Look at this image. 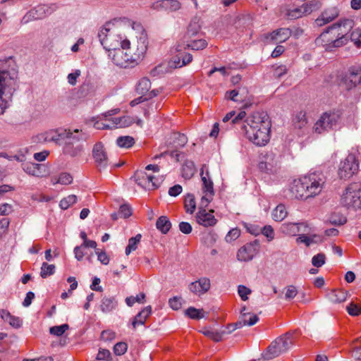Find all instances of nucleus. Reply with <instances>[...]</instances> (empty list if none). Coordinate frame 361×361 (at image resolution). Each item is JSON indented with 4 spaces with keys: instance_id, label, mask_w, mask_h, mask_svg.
I'll return each instance as SVG.
<instances>
[{
    "instance_id": "1",
    "label": "nucleus",
    "mask_w": 361,
    "mask_h": 361,
    "mask_svg": "<svg viewBox=\"0 0 361 361\" xmlns=\"http://www.w3.org/2000/svg\"><path fill=\"white\" fill-rule=\"evenodd\" d=\"M235 126L240 127L245 137L254 145L265 146L270 140L271 122L268 115L264 112H254L246 117V113L241 111L235 116L232 111L224 117L223 122L229 121Z\"/></svg>"
},
{
    "instance_id": "2",
    "label": "nucleus",
    "mask_w": 361,
    "mask_h": 361,
    "mask_svg": "<svg viewBox=\"0 0 361 361\" xmlns=\"http://www.w3.org/2000/svg\"><path fill=\"white\" fill-rule=\"evenodd\" d=\"M8 59H0V115L3 114L11 101L18 85V72L15 69L7 71Z\"/></svg>"
},
{
    "instance_id": "3",
    "label": "nucleus",
    "mask_w": 361,
    "mask_h": 361,
    "mask_svg": "<svg viewBox=\"0 0 361 361\" xmlns=\"http://www.w3.org/2000/svg\"><path fill=\"white\" fill-rule=\"evenodd\" d=\"M113 25L110 23H106L98 32V37L103 47L110 51L120 47L129 48L130 42L127 39H123L122 36L112 28Z\"/></svg>"
},
{
    "instance_id": "4",
    "label": "nucleus",
    "mask_w": 361,
    "mask_h": 361,
    "mask_svg": "<svg viewBox=\"0 0 361 361\" xmlns=\"http://www.w3.org/2000/svg\"><path fill=\"white\" fill-rule=\"evenodd\" d=\"M294 341L293 333L287 332L271 343L266 352L262 353V358L269 360L277 357L281 354L287 352L293 345Z\"/></svg>"
},
{
    "instance_id": "5",
    "label": "nucleus",
    "mask_w": 361,
    "mask_h": 361,
    "mask_svg": "<svg viewBox=\"0 0 361 361\" xmlns=\"http://www.w3.org/2000/svg\"><path fill=\"white\" fill-rule=\"evenodd\" d=\"M341 204L349 210L361 209V184L352 183L344 190L340 200Z\"/></svg>"
},
{
    "instance_id": "6",
    "label": "nucleus",
    "mask_w": 361,
    "mask_h": 361,
    "mask_svg": "<svg viewBox=\"0 0 361 361\" xmlns=\"http://www.w3.org/2000/svg\"><path fill=\"white\" fill-rule=\"evenodd\" d=\"M342 116V111L339 109L323 113L314 126V130L318 134L327 132L337 126Z\"/></svg>"
},
{
    "instance_id": "7",
    "label": "nucleus",
    "mask_w": 361,
    "mask_h": 361,
    "mask_svg": "<svg viewBox=\"0 0 361 361\" xmlns=\"http://www.w3.org/2000/svg\"><path fill=\"white\" fill-rule=\"evenodd\" d=\"M308 198L319 195L324 190L326 178L323 173L313 172L303 176Z\"/></svg>"
},
{
    "instance_id": "8",
    "label": "nucleus",
    "mask_w": 361,
    "mask_h": 361,
    "mask_svg": "<svg viewBox=\"0 0 361 361\" xmlns=\"http://www.w3.org/2000/svg\"><path fill=\"white\" fill-rule=\"evenodd\" d=\"M315 43L327 51H333L335 49L344 45L335 32L330 30L329 27L316 39Z\"/></svg>"
},
{
    "instance_id": "9",
    "label": "nucleus",
    "mask_w": 361,
    "mask_h": 361,
    "mask_svg": "<svg viewBox=\"0 0 361 361\" xmlns=\"http://www.w3.org/2000/svg\"><path fill=\"white\" fill-rule=\"evenodd\" d=\"M359 170V164L353 154H349L345 159L341 161L338 175L341 179H348L355 174Z\"/></svg>"
},
{
    "instance_id": "10",
    "label": "nucleus",
    "mask_w": 361,
    "mask_h": 361,
    "mask_svg": "<svg viewBox=\"0 0 361 361\" xmlns=\"http://www.w3.org/2000/svg\"><path fill=\"white\" fill-rule=\"evenodd\" d=\"M279 156L273 152L266 153L258 164V169L260 171L268 174H273L277 172L280 168Z\"/></svg>"
},
{
    "instance_id": "11",
    "label": "nucleus",
    "mask_w": 361,
    "mask_h": 361,
    "mask_svg": "<svg viewBox=\"0 0 361 361\" xmlns=\"http://www.w3.org/2000/svg\"><path fill=\"white\" fill-rule=\"evenodd\" d=\"M354 22L351 19H343L329 26L330 30L335 32L337 37L345 45L349 40V32L353 29Z\"/></svg>"
},
{
    "instance_id": "12",
    "label": "nucleus",
    "mask_w": 361,
    "mask_h": 361,
    "mask_svg": "<svg viewBox=\"0 0 361 361\" xmlns=\"http://www.w3.org/2000/svg\"><path fill=\"white\" fill-rule=\"evenodd\" d=\"M129 48H123L121 47L109 51V57L112 62L117 66L126 68L133 63L130 59Z\"/></svg>"
},
{
    "instance_id": "13",
    "label": "nucleus",
    "mask_w": 361,
    "mask_h": 361,
    "mask_svg": "<svg viewBox=\"0 0 361 361\" xmlns=\"http://www.w3.org/2000/svg\"><path fill=\"white\" fill-rule=\"evenodd\" d=\"M207 206L203 205L202 200H201L199 210L195 215L197 223L204 227L213 226L217 222L216 219L214 216V210L210 209L207 211L206 209Z\"/></svg>"
},
{
    "instance_id": "14",
    "label": "nucleus",
    "mask_w": 361,
    "mask_h": 361,
    "mask_svg": "<svg viewBox=\"0 0 361 361\" xmlns=\"http://www.w3.org/2000/svg\"><path fill=\"white\" fill-rule=\"evenodd\" d=\"M342 84L346 90H351L361 84V66H352L342 79Z\"/></svg>"
},
{
    "instance_id": "15",
    "label": "nucleus",
    "mask_w": 361,
    "mask_h": 361,
    "mask_svg": "<svg viewBox=\"0 0 361 361\" xmlns=\"http://www.w3.org/2000/svg\"><path fill=\"white\" fill-rule=\"evenodd\" d=\"M259 250V243L255 240L246 243L237 252V259L240 262H248L252 260Z\"/></svg>"
},
{
    "instance_id": "16",
    "label": "nucleus",
    "mask_w": 361,
    "mask_h": 361,
    "mask_svg": "<svg viewBox=\"0 0 361 361\" xmlns=\"http://www.w3.org/2000/svg\"><path fill=\"white\" fill-rule=\"evenodd\" d=\"M135 177L137 183L148 190L157 189L162 182L161 178H157L142 171L137 173Z\"/></svg>"
},
{
    "instance_id": "17",
    "label": "nucleus",
    "mask_w": 361,
    "mask_h": 361,
    "mask_svg": "<svg viewBox=\"0 0 361 361\" xmlns=\"http://www.w3.org/2000/svg\"><path fill=\"white\" fill-rule=\"evenodd\" d=\"M201 177L202 181V190L204 194L201 198V200H202L203 205H208L209 203L211 202L213 200V197L214 195V184L209 176L208 172H207L206 175L204 176L203 171H202Z\"/></svg>"
},
{
    "instance_id": "18",
    "label": "nucleus",
    "mask_w": 361,
    "mask_h": 361,
    "mask_svg": "<svg viewBox=\"0 0 361 361\" xmlns=\"http://www.w3.org/2000/svg\"><path fill=\"white\" fill-rule=\"evenodd\" d=\"M92 156L97 167L99 171L106 168L109 164V159L102 142H97L94 145L92 149Z\"/></svg>"
},
{
    "instance_id": "19",
    "label": "nucleus",
    "mask_w": 361,
    "mask_h": 361,
    "mask_svg": "<svg viewBox=\"0 0 361 361\" xmlns=\"http://www.w3.org/2000/svg\"><path fill=\"white\" fill-rule=\"evenodd\" d=\"M292 35V30L288 27H282L265 35L267 43H282L288 40Z\"/></svg>"
},
{
    "instance_id": "20",
    "label": "nucleus",
    "mask_w": 361,
    "mask_h": 361,
    "mask_svg": "<svg viewBox=\"0 0 361 361\" xmlns=\"http://www.w3.org/2000/svg\"><path fill=\"white\" fill-rule=\"evenodd\" d=\"M290 197L298 200H307L308 195L306 191L304 177L295 179L290 185Z\"/></svg>"
},
{
    "instance_id": "21",
    "label": "nucleus",
    "mask_w": 361,
    "mask_h": 361,
    "mask_svg": "<svg viewBox=\"0 0 361 361\" xmlns=\"http://www.w3.org/2000/svg\"><path fill=\"white\" fill-rule=\"evenodd\" d=\"M309 227L306 223H284L280 227V231L288 235L295 236L299 233H307Z\"/></svg>"
},
{
    "instance_id": "22",
    "label": "nucleus",
    "mask_w": 361,
    "mask_h": 361,
    "mask_svg": "<svg viewBox=\"0 0 361 361\" xmlns=\"http://www.w3.org/2000/svg\"><path fill=\"white\" fill-rule=\"evenodd\" d=\"M147 49V39L143 37H140V39L137 42V48L135 51H132L131 48L130 47L129 54L130 56V59L132 63H137L139 61H142L145 55V53Z\"/></svg>"
},
{
    "instance_id": "23",
    "label": "nucleus",
    "mask_w": 361,
    "mask_h": 361,
    "mask_svg": "<svg viewBox=\"0 0 361 361\" xmlns=\"http://www.w3.org/2000/svg\"><path fill=\"white\" fill-rule=\"evenodd\" d=\"M23 170L30 176L43 177L47 173V169L44 164L33 162H26L22 164Z\"/></svg>"
},
{
    "instance_id": "24",
    "label": "nucleus",
    "mask_w": 361,
    "mask_h": 361,
    "mask_svg": "<svg viewBox=\"0 0 361 361\" xmlns=\"http://www.w3.org/2000/svg\"><path fill=\"white\" fill-rule=\"evenodd\" d=\"M339 15L337 8L331 7L325 9L320 16L315 20V24L322 27L335 20Z\"/></svg>"
},
{
    "instance_id": "25",
    "label": "nucleus",
    "mask_w": 361,
    "mask_h": 361,
    "mask_svg": "<svg viewBox=\"0 0 361 361\" xmlns=\"http://www.w3.org/2000/svg\"><path fill=\"white\" fill-rule=\"evenodd\" d=\"M210 288V281L207 278H202L198 281L191 283L189 289L196 295L205 293Z\"/></svg>"
},
{
    "instance_id": "26",
    "label": "nucleus",
    "mask_w": 361,
    "mask_h": 361,
    "mask_svg": "<svg viewBox=\"0 0 361 361\" xmlns=\"http://www.w3.org/2000/svg\"><path fill=\"white\" fill-rule=\"evenodd\" d=\"M245 93H247V91L245 88L235 89L227 91L225 94V98L235 102H243L246 99Z\"/></svg>"
},
{
    "instance_id": "27",
    "label": "nucleus",
    "mask_w": 361,
    "mask_h": 361,
    "mask_svg": "<svg viewBox=\"0 0 361 361\" xmlns=\"http://www.w3.org/2000/svg\"><path fill=\"white\" fill-rule=\"evenodd\" d=\"M152 313V307L150 305L145 307L140 311L134 318L132 322V325L134 329L139 325H143L145 323L147 318Z\"/></svg>"
},
{
    "instance_id": "28",
    "label": "nucleus",
    "mask_w": 361,
    "mask_h": 361,
    "mask_svg": "<svg viewBox=\"0 0 361 361\" xmlns=\"http://www.w3.org/2000/svg\"><path fill=\"white\" fill-rule=\"evenodd\" d=\"M118 302L114 296L104 297L101 300L100 309L104 313H109L115 310Z\"/></svg>"
},
{
    "instance_id": "29",
    "label": "nucleus",
    "mask_w": 361,
    "mask_h": 361,
    "mask_svg": "<svg viewBox=\"0 0 361 361\" xmlns=\"http://www.w3.org/2000/svg\"><path fill=\"white\" fill-rule=\"evenodd\" d=\"M0 316L4 321L8 322L14 328H19L22 325V320L19 317L12 315L6 310H0Z\"/></svg>"
},
{
    "instance_id": "30",
    "label": "nucleus",
    "mask_w": 361,
    "mask_h": 361,
    "mask_svg": "<svg viewBox=\"0 0 361 361\" xmlns=\"http://www.w3.org/2000/svg\"><path fill=\"white\" fill-rule=\"evenodd\" d=\"M347 292L343 290H333L327 295L328 299L333 303H341L346 300Z\"/></svg>"
},
{
    "instance_id": "31",
    "label": "nucleus",
    "mask_w": 361,
    "mask_h": 361,
    "mask_svg": "<svg viewBox=\"0 0 361 361\" xmlns=\"http://www.w3.org/2000/svg\"><path fill=\"white\" fill-rule=\"evenodd\" d=\"M293 123L296 128L302 129L305 127L307 124L306 112L302 110L297 112L293 118Z\"/></svg>"
},
{
    "instance_id": "32",
    "label": "nucleus",
    "mask_w": 361,
    "mask_h": 361,
    "mask_svg": "<svg viewBox=\"0 0 361 361\" xmlns=\"http://www.w3.org/2000/svg\"><path fill=\"white\" fill-rule=\"evenodd\" d=\"M156 227L163 234H166L171 227V223L167 216H161L157 220Z\"/></svg>"
},
{
    "instance_id": "33",
    "label": "nucleus",
    "mask_w": 361,
    "mask_h": 361,
    "mask_svg": "<svg viewBox=\"0 0 361 361\" xmlns=\"http://www.w3.org/2000/svg\"><path fill=\"white\" fill-rule=\"evenodd\" d=\"M272 218L276 221H282L288 215V212L284 204H280L273 210Z\"/></svg>"
},
{
    "instance_id": "34",
    "label": "nucleus",
    "mask_w": 361,
    "mask_h": 361,
    "mask_svg": "<svg viewBox=\"0 0 361 361\" xmlns=\"http://www.w3.org/2000/svg\"><path fill=\"white\" fill-rule=\"evenodd\" d=\"M192 60V56L191 54H178L174 57L173 63L176 68H180L190 63Z\"/></svg>"
},
{
    "instance_id": "35",
    "label": "nucleus",
    "mask_w": 361,
    "mask_h": 361,
    "mask_svg": "<svg viewBox=\"0 0 361 361\" xmlns=\"http://www.w3.org/2000/svg\"><path fill=\"white\" fill-rule=\"evenodd\" d=\"M66 137L68 139H72L73 141L78 142L80 140H87L89 137L88 135L85 133H83L82 130L78 129L74 130L73 132L69 130L66 133Z\"/></svg>"
},
{
    "instance_id": "36",
    "label": "nucleus",
    "mask_w": 361,
    "mask_h": 361,
    "mask_svg": "<svg viewBox=\"0 0 361 361\" xmlns=\"http://www.w3.org/2000/svg\"><path fill=\"white\" fill-rule=\"evenodd\" d=\"M184 207L185 212L188 214H192L196 209V202L195 196L192 194H188L185 197Z\"/></svg>"
},
{
    "instance_id": "37",
    "label": "nucleus",
    "mask_w": 361,
    "mask_h": 361,
    "mask_svg": "<svg viewBox=\"0 0 361 361\" xmlns=\"http://www.w3.org/2000/svg\"><path fill=\"white\" fill-rule=\"evenodd\" d=\"M208 43L204 39H191L187 41L186 47L190 48L192 50H202L207 47Z\"/></svg>"
},
{
    "instance_id": "38",
    "label": "nucleus",
    "mask_w": 361,
    "mask_h": 361,
    "mask_svg": "<svg viewBox=\"0 0 361 361\" xmlns=\"http://www.w3.org/2000/svg\"><path fill=\"white\" fill-rule=\"evenodd\" d=\"M304 12L306 15L310 14L314 11L319 9L322 6V3L319 0H311L307 3L302 5Z\"/></svg>"
},
{
    "instance_id": "39",
    "label": "nucleus",
    "mask_w": 361,
    "mask_h": 361,
    "mask_svg": "<svg viewBox=\"0 0 361 361\" xmlns=\"http://www.w3.org/2000/svg\"><path fill=\"white\" fill-rule=\"evenodd\" d=\"M185 314L192 319H200L204 317V311L203 309H196L190 307L185 311Z\"/></svg>"
},
{
    "instance_id": "40",
    "label": "nucleus",
    "mask_w": 361,
    "mask_h": 361,
    "mask_svg": "<svg viewBox=\"0 0 361 361\" xmlns=\"http://www.w3.org/2000/svg\"><path fill=\"white\" fill-rule=\"evenodd\" d=\"M151 88V82L147 78H142L138 82L136 91L140 94H145Z\"/></svg>"
},
{
    "instance_id": "41",
    "label": "nucleus",
    "mask_w": 361,
    "mask_h": 361,
    "mask_svg": "<svg viewBox=\"0 0 361 361\" xmlns=\"http://www.w3.org/2000/svg\"><path fill=\"white\" fill-rule=\"evenodd\" d=\"M116 144L122 148H130L135 144V140L131 136H121L117 138Z\"/></svg>"
},
{
    "instance_id": "42",
    "label": "nucleus",
    "mask_w": 361,
    "mask_h": 361,
    "mask_svg": "<svg viewBox=\"0 0 361 361\" xmlns=\"http://www.w3.org/2000/svg\"><path fill=\"white\" fill-rule=\"evenodd\" d=\"M55 265L43 262L41 267L40 276L42 278L46 279L48 276L53 275L55 272Z\"/></svg>"
},
{
    "instance_id": "43",
    "label": "nucleus",
    "mask_w": 361,
    "mask_h": 361,
    "mask_svg": "<svg viewBox=\"0 0 361 361\" xmlns=\"http://www.w3.org/2000/svg\"><path fill=\"white\" fill-rule=\"evenodd\" d=\"M200 28L201 26L199 23V20L196 18L192 20L188 25L186 36L188 37L195 36L200 32Z\"/></svg>"
},
{
    "instance_id": "44",
    "label": "nucleus",
    "mask_w": 361,
    "mask_h": 361,
    "mask_svg": "<svg viewBox=\"0 0 361 361\" xmlns=\"http://www.w3.org/2000/svg\"><path fill=\"white\" fill-rule=\"evenodd\" d=\"M141 237L140 234H137L135 237H132L129 239L128 245L126 248V254L127 255L137 249V244L140 242Z\"/></svg>"
},
{
    "instance_id": "45",
    "label": "nucleus",
    "mask_w": 361,
    "mask_h": 361,
    "mask_svg": "<svg viewBox=\"0 0 361 361\" xmlns=\"http://www.w3.org/2000/svg\"><path fill=\"white\" fill-rule=\"evenodd\" d=\"M77 197L75 195H70L68 197L63 198L59 203L60 207L66 210L68 209L71 205L75 204L77 201Z\"/></svg>"
},
{
    "instance_id": "46",
    "label": "nucleus",
    "mask_w": 361,
    "mask_h": 361,
    "mask_svg": "<svg viewBox=\"0 0 361 361\" xmlns=\"http://www.w3.org/2000/svg\"><path fill=\"white\" fill-rule=\"evenodd\" d=\"M51 181L54 185L56 183H60L62 185H68L72 183L73 178L71 176V174L68 173H62L59 175L57 179L52 178Z\"/></svg>"
},
{
    "instance_id": "47",
    "label": "nucleus",
    "mask_w": 361,
    "mask_h": 361,
    "mask_svg": "<svg viewBox=\"0 0 361 361\" xmlns=\"http://www.w3.org/2000/svg\"><path fill=\"white\" fill-rule=\"evenodd\" d=\"M161 6L171 11H176L180 8V3L177 0H163Z\"/></svg>"
},
{
    "instance_id": "48",
    "label": "nucleus",
    "mask_w": 361,
    "mask_h": 361,
    "mask_svg": "<svg viewBox=\"0 0 361 361\" xmlns=\"http://www.w3.org/2000/svg\"><path fill=\"white\" fill-rule=\"evenodd\" d=\"M305 15L306 14L304 12V10H303V8L302 6L298 8L290 9L287 12V16L290 20L298 19V18H300Z\"/></svg>"
},
{
    "instance_id": "49",
    "label": "nucleus",
    "mask_w": 361,
    "mask_h": 361,
    "mask_svg": "<svg viewBox=\"0 0 361 361\" xmlns=\"http://www.w3.org/2000/svg\"><path fill=\"white\" fill-rule=\"evenodd\" d=\"M145 299V294L142 293L136 296H130L126 298V302L128 306L132 307L135 302L144 303Z\"/></svg>"
},
{
    "instance_id": "50",
    "label": "nucleus",
    "mask_w": 361,
    "mask_h": 361,
    "mask_svg": "<svg viewBox=\"0 0 361 361\" xmlns=\"http://www.w3.org/2000/svg\"><path fill=\"white\" fill-rule=\"evenodd\" d=\"M45 137L47 142H54L58 143L60 140L61 134H59L56 130H50L45 132Z\"/></svg>"
},
{
    "instance_id": "51",
    "label": "nucleus",
    "mask_w": 361,
    "mask_h": 361,
    "mask_svg": "<svg viewBox=\"0 0 361 361\" xmlns=\"http://www.w3.org/2000/svg\"><path fill=\"white\" fill-rule=\"evenodd\" d=\"M360 36H361L360 29H355L349 33V39H350L352 42H354L355 45L357 48L361 47V40L360 39Z\"/></svg>"
},
{
    "instance_id": "52",
    "label": "nucleus",
    "mask_w": 361,
    "mask_h": 361,
    "mask_svg": "<svg viewBox=\"0 0 361 361\" xmlns=\"http://www.w3.org/2000/svg\"><path fill=\"white\" fill-rule=\"evenodd\" d=\"M261 233L267 237L269 242L273 240L275 238L274 228L270 225H267L264 227H262Z\"/></svg>"
},
{
    "instance_id": "53",
    "label": "nucleus",
    "mask_w": 361,
    "mask_h": 361,
    "mask_svg": "<svg viewBox=\"0 0 361 361\" xmlns=\"http://www.w3.org/2000/svg\"><path fill=\"white\" fill-rule=\"evenodd\" d=\"M68 328L69 326L66 324H62L61 326H55L50 328L49 332L51 334L59 336L63 334L64 332L68 329Z\"/></svg>"
},
{
    "instance_id": "54",
    "label": "nucleus",
    "mask_w": 361,
    "mask_h": 361,
    "mask_svg": "<svg viewBox=\"0 0 361 361\" xmlns=\"http://www.w3.org/2000/svg\"><path fill=\"white\" fill-rule=\"evenodd\" d=\"M326 256L324 253H319L314 255L312 259V264L314 267H321L324 264Z\"/></svg>"
},
{
    "instance_id": "55",
    "label": "nucleus",
    "mask_w": 361,
    "mask_h": 361,
    "mask_svg": "<svg viewBox=\"0 0 361 361\" xmlns=\"http://www.w3.org/2000/svg\"><path fill=\"white\" fill-rule=\"evenodd\" d=\"M348 313L351 316H358L361 314V307L355 303L351 302L346 307Z\"/></svg>"
},
{
    "instance_id": "56",
    "label": "nucleus",
    "mask_w": 361,
    "mask_h": 361,
    "mask_svg": "<svg viewBox=\"0 0 361 361\" xmlns=\"http://www.w3.org/2000/svg\"><path fill=\"white\" fill-rule=\"evenodd\" d=\"M306 233H302L297 238L296 241L298 243H304L306 246H310L312 243H314L313 238L316 237L314 235L312 238L305 235Z\"/></svg>"
},
{
    "instance_id": "57",
    "label": "nucleus",
    "mask_w": 361,
    "mask_h": 361,
    "mask_svg": "<svg viewBox=\"0 0 361 361\" xmlns=\"http://www.w3.org/2000/svg\"><path fill=\"white\" fill-rule=\"evenodd\" d=\"M128 349V345L125 342H118L114 346V353L116 355H123Z\"/></svg>"
},
{
    "instance_id": "58",
    "label": "nucleus",
    "mask_w": 361,
    "mask_h": 361,
    "mask_svg": "<svg viewBox=\"0 0 361 361\" xmlns=\"http://www.w3.org/2000/svg\"><path fill=\"white\" fill-rule=\"evenodd\" d=\"M183 299L181 297L174 296L169 300V306L174 310H178L181 308Z\"/></svg>"
},
{
    "instance_id": "59",
    "label": "nucleus",
    "mask_w": 361,
    "mask_h": 361,
    "mask_svg": "<svg viewBox=\"0 0 361 361\" xmlns=\"http://www.w3.org/2000/svg\"><path fill=\"white\" fill-rule=\"evenodd\" d=\"M118 215L121 218H128L132 215V209L130 205L123 204L120 207L118 210Z\"/></svg>"
},
{
    "instance_id": "60",
    "label": "nucleus",
    "mask_w": 361,
    "mask_h": 361,
    "mask_svg": "<svg viewBox=\"0 0 361 361\" xmlns=\"http://www.w3.org/2000/svg\"><path fill=\"white\" fill-rule=\"evenodd\" d=\"M111 357V354L109 350L101 348L97 355L96 359L97 361H109Z\"/></svg>"
},
{
    "instance_id": "61",
    "label": "nucleus",
    "mask_w": 361,
    "mask_h": 361,
    "mask_svg": "<svg viewBox=\"0 0 361 361\" xmlns=\"http://www.w3.org/2000/svg\"><path fill=\"white\" fill-rule=\"evenodd\" d=\"M240 235V230L235 228H232L226 235L225 240L226 242L230 243L232 242Z\"/></svg>"
},
{
    "instance_id": "62",
    "label": "nucleus",
    "mask_w": 361,
    "mask_h": 361,
    "mask_svg": "<svg viewBox=\"0 0 361 361\" xmlns=\"http://www.w3.org/2000/svg\"><path fill=\"white\" fill-rule=\"evenodd\" d=\"M95 254L97 255L98 260L102 264L107 265L109 263V257L106 255V252L100 250L99 249H96Z\"/></svg>"
},
{
    "instance_id": "63",
    "label": "nucleus",
    "mask_w": 361,
    "mask_h": 361,
    "mask_svg": "<svg viewBox=\"0 0 361 361\" xmlns=\"http://www.w3.org/2000/svg\"><path fill=\"white\" fill-rule=\"evenodd\" d=\"M238 292L241 300L246 301L248 299V295L251 293V290L245 286L240 285L238 288Z\"/></svg>"
},
{
    "instance_id": "64",
    "label": "nucleus",
    "mask_w": 361,
    "mask_h": 361,
    "mask_svg": "<svg viewBox=\"0 0 361 361\" xmlns=\"http://www.w3.org/2000/svg\"><path fill=\"white\" fill-rule=\"evenodd\" d=\"M204 334L214 341H220L222 339L223 334L216 331L207 330L204 331Z\"/></svg>"
}]
</instances>
